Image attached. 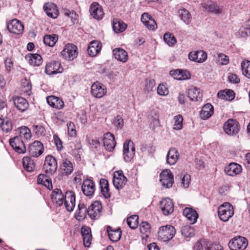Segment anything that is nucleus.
<instances>
[{"label": "nucleus", "instance_id": "obj_1", "mask_svg": "<svg viewBox=\"0 0 250 250\" xmlns=\"http://www.w3.org/2000/svg\"><path fill=\"white\" fill-rule=\"evenodd\" d=\"M234 214L233 206L229 202H225L218 208V215L220 219L227 222Z\"/></svg>", "mask_w": 250, "mask_h": 250}, {"label": "nucleus", "instance_id": "obj_2", "mask_svg": "<svg viewBox=\"0 0 250 250\" xmlns=\"http://www.w3.org/2000/svg\"><path fill=\"white\" fill-rule=\"evenodd\" d=\"M176 230L171 225H166L160 228L158 234L159 239L166 242L171 240L175 235Z\"/></svg>", "mask_w": 250, "mask_h": 250}, {"label": "nucleus", "instance_id": "obj_3", "mask_svg": "<svg viewBox=\"0 0 250 250\" xmlns=\"http://www.w3.org/2000/svg\"><path fill=\"white\" fill-rule=\"evenodd\" d=\"M248 245V240L245 237L240 236L233 238L228 244L230 250H244Z\"/></svg>", "mask_w": 250, "mask_h": 250}, {"label": "nucleus", "instance_id": "obj_4", "mask_svg": "<svg viewBox=\"0 0 250 250\" xmlns=\"http://www.w3.org/2000/svg\"><path fill=\"white\" fill-rule=\"evenodd\" d=\"M124 159L126 162H129L135 154L134 144L131 140H126L124 144Z\"/></svg>", "mask_w": 250, "mask_h": 250}, {"label": "nucleus", "instance_id": "obj_5", "mask_svg": "<svg viewBox=\"0 0 250 250\" xmlns=\"http://www.w3.org/2000/svg\"><path fill=\"white\" fill-rule=\"evenodd\" d=\"M62 56L66 60L72 61L78 55L77 47L72 44H66L61 52Z\"/></svg>", "mask_w": 250, "mask_h": 250}, {"label": "nucleus", "instance_id": "obj_6", "mask_svg": "<svg viewBox=\"0 0 250 250\" xmlns=\"http://www.w3.org/2000/svg\"><path fill=\"white\" fill-rule=\"evenodd\" d=\"M58 165L56 159L51 155H47L45 159L43 169L46 174L52 175L57 170Z\"/></svg>", "mask_w": 250, "mask_h": 250}, {"label": "nucleus", "instance_id": "obj_7", "mask_svg": "<svg viewBox=\"0 0 250 250\" xmlns=\"http://www.w3.org/2000/svg\"><path fill=\"white\" fill-rule=\"evenodd\" d=\"M9 144L12 148L19 154H24L26 149L23 139L19 137L15 136L9 140Z\"/></svg>", "mask_w": 250, "mask_h": 250}, {"label": "nucleus", "instance_id": "obj_8", "mask_svg": "<svg viewBox=\"0 0 250 250\" xmlns=\"http://www.w3.org/2000/svg\"><path fill=\"white\" fill-rule=\"evenodd\" d=\"M102 208L103 207L101 202L95 201L88 208V215L91 219H97L101 215Z\"/></svg>", "mask_w": 250, "mask_h": 250}, {"label": "nucleus", "instance_id": "obj_9", "mask_svg": "<svg viewBox=\"0 0 250 250\" xmlns=\"http://www.w3.org/2000/svg\"><path fill=\"white\" fill-rule=\"evenodd\" d=\"M127 182V179L124 175L122 170H119L114 173L113 184L114 187L118 190L122 189Z\"/></svg>", "mask_w": 250, "mask_h": 250}, {"label": "nucleus", "instance_id": "obj_10", "mask_svg": "<svg viewBox=\"0 0 250 250\" xmlns=\"http://www.w3.org/2000/svg\"><path fill=\"white\" fill-rule=\"evenodd\" d=\"M107 92L106 86L102 83L96 82L91 87L92 95L97 98H101L104 96Z\"/></svg>", "mask_w": 250, "mask_h": 250}, {"label": "nucleus", "instance_id": "obj_11", "mask_svg": "<svg viewBox=\"0 0 250 250\" xmlns=\"http://www.w3.org/2000/svg\"><path fill=\"white\" fill-rule=\"evenodd\" d=\"M90 15L95 19L101 20L104 16L102 6L96 2H92L89 6Z\"/></svg>", "mask_w": 250, "mask_h": 250}, {"label": "nucleus", "instance_id": "obj_12", "mask_svg": "<svg viewBox=\"0 0 250 250\" xmlns=\"http://www.w3.org/2000/svg\"><path fill=\"white\" fill-rule=\"evenodd\" d=\"M63 68L59 61H52L47 63L45 66V72L47 75H54L61 73L63 71Z\"/></svg>", "mask_w": 250, "mask_h": 250}, {"label": "nucleus", "instance_id": "obj_13", "mask_svg": "<svg viewBox=\"0 0 250 250\" xmlns=\"http://www.w3.org/2000/svg\"><path fill=\"white\" fill-rule=\"evenodd\" d=\"M238 124L236 120L229 119L224 124V130L228 135H235L239 131Z\"/></svg>", "mask_w": 250, "mask_h": 250}, {"label": "nucleus", "instance_id": "obj_14", "mask_svg": "<svg viewBox=\"0 0 250 250\" xmlns=\"http://www.w3.org/2000/svg\"><path fill=\"white\" fill-rule=\"evenodd\" d=\"M7 28L10 33L20 34L22 33L24 26L20 21L13 19L7 23Z\"/></svg>", "mask_w": 250, "mask_h": 250}, {"label": "nucleus", "instance_id": "obj_15", "mask_svg": "<svg viewBox=\"0 0 250 250\" xmlns=\"http://www.w3.org/2000/svg\"><path fill=\"white\" fill-rule=\"evenodd\" d=\"M160 182L163 187L169 188L172 186L173 183V176L169 169L163 170L160 175Z\"/></svg>", "mask_w": 250, "mask_h": 250}, {"label": "nucleus", "instance_id": "obj_16", "mask_svg": "<svg viewBox=\"0 0 250 250\" xmlns=\"http://www.w3.org/2000/svg\"><path fill=\"white\" fill-rule=\"evenodd\" d=\"M75 193L72 191H67L63 202L65 208L68 211L71 212L73 210L75 206Z\"/></svg>", "mask_w": 250, "mask_h": 250}, {"label": "nucleus", "instance_id": "obj_17", "mask_svg": "<svg viewBox=\"0 0 250 250\" xmlns=\"http://www.w3.org/2000/svg\"><path fill=\"white\" fill-rule=\"evenodd\" d=\"M160 207L165 215H168L173 212L174 205L172 200L170 198L163 199L160 202Z\"/></svg>", "mask_w": 250, "mask_h": 250}, {"label": "nucleus", "instance_id": "obj_18", "mask_svg": "<svg viewBox=\"0 0 250 250\" xmlns=\"http://www.w3.org/2000/svg\"><path fill=\"white\" fill-rule=\"evenodd\" d=\"M81 188L83 193L86 196L93 195L95 190L94 182L89 179H86L83 181Z\"/></svg>", "mask_w": 250, "mask_h": 250}, {"label": "nucleus", "instance_id": "obj_19", "mask_svg": "<svg viewBox=\"0 0 250 250\" xmlns=\"http://www.w3.org/2000/svg\"><path fill=\"white\" fill-rule=\"evenodd\" d=\"M169 74L174 79L180 81L188 80L191 77L190 72L187 70L184 69H178L170 70Z\"/></svg>", "mask_w": 250, "mask_h": 250}, {"label": "nucleus", "instance_id": "obj_20", "mask_svg": "<svg viewBox=\"0 0 250 250\" xmlns=\"http://www.w3.org/2000/svg\"><path fill=\"white\" fill-rule=\"evenodd\" d=\"M188 59L193 62L202 63L207 60V54L205 51L202 50L190 52L188 54Z\"/></svg>", "mask_w": 250, "mask_h": 250}, {"label": "nucleus", "instance_id": "obj_21", "mask_svg": "<svg viewBox=\"0 0 250 250\" xmlns=\"http://www.w3.org/2000/svg\"><path fill=\"white\" fill-rule=\"evenodd\" d=\"M43 146L42 143L38 141H35L29 146L30 154L34 157H38L43 152Z\"/></svg>", "mask_w": 250, "mask_h": 250}, {"label": "nucleus", "instance_id": "obj_22", "mask_svg": "<svg viewBox=\"0 0 250 250\" xmlns=\"http://www.w3.org/2000/svg\"><path fill=\"white\" fill-rule=\"evenodd\" d=\"M104 145L108 151H112L114 149L116 143L113 134L107 132L104 135L103 138Z\"/></svg>", "mask_w": 250, "mask_h": 250}, {"label": "nucleus", "instance_id": "obj_23", "mask_svg": "<svg viewBox=\"0 0 250 250\" xmlns=\"http://www.w3.org/2000/svg\"><path fill=\"white\" fill-rule=\"evenodd\" d=\"M141 20L148 29L153 31L157 28V25L155 20L148 13H143L142 15Z\"/></svg>", "mask_w": 250, "mask_h": 250}, {"label": "nucleus", "instance_id": "obj_24", "mask_svg": "<svg viewBox=\"0 0 250 250\" xmlns=\"http://www.w3.org/2000/svg\"><path fill=\"white\" fill-rule=\"evenodd\" d=\"M242 168L240 165L236 163H231L225 168V173L231 176H234L240 174Z\"/></svg>", "mask_w": 250, "mask_h": 250}, {"label": "nucleus", "instance_id": "obj_25", "mask_svg": "<svg viewBox=\"0 0 250 250\" xmlns=\"http://www.w3.org/2000/svg\"><path fill=\"white\" fill-rule=\"evenodd\" d=\"M13 100L14 105L20 111L24 112L28 109L29 104L25 98L16 96L13 98Z\"/></svg>", "mask_w": 250, "mask_h": 250}, {"label": "nucleus", "instance_id": "obj_26", "mask_svg": "<svg viewBox=\"0 0 250 250\" xmlns=\"http://www.w3.org/2000/svg\"><path fill=\"white\" fill-rule=\"evenodd\" d=\"M43 9L46 15L53 19L56 18L59 15V10L57 6L53 3H46Z\"/></svg>", "mask_w": 250, "mask_h": 250}, {"label": "nucleus", "instance_id": "obj_27", "mask_svg": "<svg viewBox=\"0 0 250 250\" xmlns=\"http://www.w3.org/2000/svg\"><path fill=\"white\" fill-rule=\"evenodd\" d=\"M46 101L48 104L53 108L61 109L64 106L63 102L58 97L53 95L48 96Z\"/></svg>", "mask_w": 250, "mask_h": 250}, {"label": "nucleus", "instance_id": "obj_28", "mask_svg": "<svg viewBox=\"0 0 250 250\" xmlns=\"http://www.w3.org/2000/svg\"><path fill=\"white\" fill-rule=\"evenodd\" d=\"M214 113V108L212 105L209 103L205 104L200 112V116L203 120H207Z\"/></svg>", "mask_w": 250, "mask_h": 250}, {"label": "nucleus", "instance_id": "obj_29", "mask_svg": "<svg viewBox=\"0 0 250 250\" xmlns=\"http://www.w3.org/2000/svg\"><path fill=\"white\" fill-rule=\"evenodd\" d=\"M188 96L193 101H201L202 99L203 94L200 88L191 86L188 90Z\"/></svg>", "mask_w": 250, "mask_h": 250}, {"label": "nucleus", "instance_id": "obj_30", "mask_svg": "<svg viewBox=\"0 0 250 250\" xmlns=\"http://www.w3.org/2000/svg\"><path fill=\"white\" fill-rule=\"evenodd\" d=\"M51 198L52 202L60 207L64 200L63 195L60 189L55 188L52 192Z\"/></svg>", "mask_w": 250, "mask_h": 250}, {"label": "nucleus", "instance_id": "obj_31", "mask_svg": "<svg viewBox=\"0 0 250 250\" xmlns=\"http://www.w3.org/2000/svg\"><path fill=\"white\" fill-rule=\"evenodd\" d=\"M102 44L98 41L91 42L87 48V53L91 57H94L99 53L101 49Z\"/></svg>", "mask_w": 250, "mask_h": 250}, {"label": "nucleus", "instance_id": "obj_32", "mask_svg": "<svg viewBox=\"0 0 250 250\" xmlns=\"http://www.w3.org/2000/svg\"><path fill=\"white\" fill-rule=\"evenodd\" d=\"M183 215L189 220L190 224L196 222L198 215L196 210L190 208H186L183 211Z\"/></svg>", "mask_w": 250, "mask_h": 250}, {"label": "nucleus", "instance_id": "obj_33", "mask_svg": "<svg viewBox=\"0 0 250 250\" xmlns=\"http://www.w3.org/2000/svg\"><path fill=\"white\" fill-rule=\"evenodd\" d=\"M179 157L178 150L174 147L170 148L167 155V163L169 165H174Z\"/></svg>", "mask_w": 250, "mask_h": 250}, {"label": "nucleus", "instance_id": "obj_34", "mask_svg": "<svg viewBox=\"0 0 250 250\" xmlns=\"http://www.w3.org/2000/svg\"><path fill=\"white\" fill-rule=\"evenodd\" d=\"M106 231L111 241L115 242L120 239L122 234L120 229L114 230L111 227L108 226L106 227Z\"/></svg>", "mask_w": 250, "mask_h": 250}, {"label": "nucleus", "instance_id": "obj_35", "mask_svg": "<svg viewBox=\"0 0 250 250\" xmlns=\"http://www.w3.org/2000/svg\"><path fill=\"white\" fill-rule=\"evenodd\" d=\"M62 174L63 176L70 175L73 171V166L72 162L67 159L64 160L61 166Z\"/></svg>", "mask_w": 250, "mask_h": 250}, {"label": "nucleus", "instance_id": "obj_36", "mask_svg": "<svg viewBox=\"0 0 250 250\" xmlns=\"http://www.w3.org/2000/svg\"><path fill=\"white\" fill-rule=\"evenodd\" d=\"M113 53L115 58L119 61L125 62L128 60L127 52L122 48H116L113 49Z\"/></svg>", "mask_w": 250, "mask_h": 250}, {"label": "nucleus", "instance_id": "obj_37", "mask_svg": "<svg viewBox=\"0 0 250 250\" xmlns=\"http://www.w3.org/2000/svg\"><path fill=\"white\" fill-rule=\"evenodd\" d=\"M218 97L222 100L232 101L235 98V93L231 89H226L220 90L217 93Z\"/></svg>", "mask_w": 250, "mask_h": 250}, {"label": "nucleus", "instance_id": "obj_38", "mask_svg": "<svg viewBox=\"0 0 250 250\" xmlns=\"http://www.w3.org/2000/svg\"><path fill=\"white\" fill-rule=\"evenodd\" d=\"M100 187L101 192L103 196L107 199L110 197V192L109 191V184L108 181L104 178H102L100 180Z\"/></svg>", "mask_w": 250, "mask_h": 250}, {"label": "nucleus", "instance_id": "obj_39", "mask_svg": "<svg viewBox=\"0 0 250 250\" xmlns=\"http://www.w3.org/2000/svg\"><path fill=\"white\" fill-rule=\"evenodd\" d=\"M23 168L28 172H32L35 168V164L33 160L30 157H24L22 159Z\"/></svg>", "mask_w": 250, "mask_h": 250}, {"label": "nucleus", "instance_id": "obj_40", "mask_svg": "<svg viewBox=\"0 0 250 250\" xmlns=\"http://www.w3.org/2000/svg\"><path fill=\"white\" fill-rule=\"evenodd\" d=\"M28 58V62L33 66H40L42 62V59L41 55L38 54H30L26 56Z\"/></svg>", "mask_w": 250, "mask_h": 250}, {"label": "nucleus", "instance_id": "obj_41", "mask_svg": "<svg viewBox=\"0 0 250 250\" xmlns=\"http://www.w3.org/2000/svg\"><path fill=\"white\" fill-rule=\"evenodd\" d=\"M127 27V25L121 20L114 19L113 21L112 28L115 33H120L124 31Z\"/></svg>", "mask_w": 250, "mask_h": 250}, {"label": "nucleus", "instance_id": "obj_42", "mask_svg": "<svg viewBox=\"0 0 250 250\" xmlns=\"http://www.w3.org/2000/svg\"><path fill=\"white\" fill-rule=\"evenodd\" d=\"M202 6L207 11L218 14L220 13V10L218 6L212 1H208L205 3H202Z\"/></svg>", "mask_w": 250, "mask_h": 250}, {"label": "nucleus", "instance_id": "obj_43", "mask_svg": "<svg viewBox=\"0 0 250 250\" xmlns=\"http://www.w3.org/2000/svg\"><path fill=\"white\" fill-rule=\"evenodd\" d=\"M140 231L142 234V238H148L149 234L151 232V227L150 224L146 221L142 222L140 225Z\"/></svg>", "mask_w": 250, "mask_h": 250}, {"label": "nucleus", "instance_id": "obj_44", "mask_svg": "<svg viewBox=\"0 0 250 250\" xmlns=\"http://www.w3.org/2000/svg\"><path fill=\"white\" fill-rule=\"evenodd\" d=\"M181 231L182 235L187 239V241H188V239L194 236L195 234L194 228L188 225L183 226Z\"/></svg>", "mask_w": 250, "mask_h": 250}, {"label": "nucleus", "instance_id": "obj_45", "mask_svg": "<svg viewBox=\"0 0 250 250\" xmlns=\"http://www.w3.org/2000/svg\"><path fill=\"white\" fill-rule=\"evenodd\" d=\"M76 218L78 220L83 219L88 214V208L84 204L80 203L78 205V210L76 211Z\"/></svg>", "mask_w": 250, "mask_h": 250}, {"label": "nucleus", "instance_id": "obj_46", "mask_svg": "<svg viewBox=\"0 0 250 250\" xmlns=\"http://www.w3.org/2000/svg\"><path fill=\"white\" fill-rule=\"evenodd\" d=\"M58 40V36L57 34L46 35L43 37V42L46 45L53 47L55 45Z\"/></svg>", "mask_w": 250, "mask_h": 250}, {"label": "nucleus", "instance_id": "obj_47", "mask_svg": "<svg viewBox=\"0 0 250 250\" xmlns=\"http://www.w3.org/2000/svg\"><path fill=\"white\" fill-rule=\"evenodd\" d=\"M19 135L17 137L25 140L30 139L32 136L30 130L26 126H23L19 128Z\"/></svg>", "mask_w": 250, "mask_h": 250}, {"label": "nucleus", "instance_id": "obj_48", "mask_svg": "<svg viewBox=\"0 0 250 250\" xmlns=\"http://www.w3.org/2000/svg\"><path fill=\"white\" fill-rule=\"evenodd\" d=\"M178 13L181 19L187 24H189L191 19V16L189 12L184 8L179 10Z\"/></svg>", "mask_w": 250, "mask_h": 250}, {"label": "nucleus", "instance_id": "obj_49", "mask_svg": "<svg viewBox=\"0 0 250 250\" xmlns=\"http://www.w3.org/2000/svg\"><path fill=\"white\" fill-rule=\"evenodd\" d=\"M241 67L243 74L250 79V61L244 60L241 63Z\"/></svg>", "mask_w": 250, "mask_h": 250}, {"label": "nucleus", "instance_id": "obj_50", "mask_svg": "<svg viewBox=\"0 0 250 250\" xmlns=\"http://www.w3.org/2000/svg\"><path fill=\"white\" fill-rule=\"evenodd\" d=\"M0 127L3 132L8 133L11 131L13 128V125L11 120L7 117L4 118Z\"/></svg>", "mask_w": 250, "mask_h": 250}, {"label": "nucleus", "instance_id": "obj_51", "mask_svg": "<svg viewBox=\"0 0 250 250\" xmlns=\"http://www.w3.org/2000/svg\"><path fill=\"white\" fill-rule=\"evenodd\" d=\"M216 62L219 65H227L229 62V57L223 53H218L216 57Z\"/></svg>", "mask_w": 250, "mask_h": 250}, {"label": "nucleus", "instance_id": "obj_52", "mask_svg": "<svg viewBox=\"0 0 250 250\" xmlns=\"http://www.w3.org/2000/svg\"><path fill=\"white\" fill-rule=\"evenodd\" d=\"M165 42L169 46H173L176 43L177 41L173 35L170 33H166L164 35Z\"/></svg>", "mask_w": 250, "mask_h": 250}, {"label": "nucleus", "instance_id": "obj_53", "mask_svg": "<svg viewBox=\"0 0 250 250\" xmlns=\"http://www.w3.org/2000/svg\"><path fill=\"white\" fill-rule=\"evenodd\" d=\"M138 216L134 215L130 216L127 219V224L131 229H135L138 225Z\"/></svg>", "mask_w": 250, "mask_h": 250}, {"label": "nucleus", "instance_id": "obj_54", "mask_svg": "<svg viewBox=\"0 0 250 250\" xmlns=\"http://www.w3.org/2000/svg\"><path fill=\"white\" fill-rule=\"evenodd\" d=\"M174 124L173 129L176 130H181L183 127V118L182 115H178L174 117Z\"/></svg>", "mask_w": 250, "mask_h": 250}, {"label": "nucleus", "instance_id": "obj_55", "mask_svg": "<svg viewBox=\"0 0 250 250\" xmlns=\"http://www.w3.org/2000/svg\"><path fill=\"white\" fill-rule=\"evenodd\" d=\"M210 245H208L204 241H198L193 247V250H208Z\"/></svg>", "mask_w": 250, "mask_h": 250}, {"label": "nucleus", "instance_id": "obj_56", "mask_svg": "<svg viewBox=\"0 0 250 250\" xmlns=\"http://www.w3.org/2000/svg\"><path fill=\"white\" fill-rule=\"evenodd\" d=\"M155 85V82L154 80L146 79L144 90L145 92L148 93L153 90Z\"/></svg>", "mask_w": 250, "mask_h": 250}, {"label": "nucleus", "instance_id": "obj_57", "mask_svg": "<svg viewBox=\"0 0 250 250\" xmlns=\"http://www.w3.org/2000/svg\"><path fill=\"white\" fill-rule=\"evenodd\" d=\"M22 91L29 95L31 93L32 84L31 83L26 80L22 83Z\"/></svg>", "mask_w": 250, "mask_h": 250}, {"label": "nucleus", "instance_id": "obj_58", "mask_svg": "<svg viewBox=\"0 0 250 250\" xmlns=\"http://www.w3.org/2000/svg\"><path fill=\"white\" fill-rule=\"evenodd\" d=\"M236 35L242 38H246L250 36V29L247 28L242 27L236 32Z\"/></svg>", "mask_w": 250, "mask_h": 250}, {"label": "nucleus", "instance_id": "obj_59", "mask_svg": "<svg viewBox=\"0 0 250 250\" xmlns=\"http://www.w3.org/2000/svg\"><path fill=\"white\" fill-rule=\"evenodd\" d=\"M114 125L118 129H122L124 125V120L120 115H117L115 117Z\"/></svg>", "mask_w": 250, "mask_h": 250}, {"label": "nucleus", "instance_id": "obj_60", "mask_svg": "<svg viewBox=\"0 0 250 250\" xmlns=\"http://www.w3.org/2000/svg\"><path fill=\"white\" fill-rule=\"evenodd\" d=\"M157 93L161 96H166L168 93V90L166 85L160 84L157 88Z\"/></svg>", "mask_w": 250, "mask_h": 250}, {"label": "nucleus", "instance_id": "obj_61", "mask_svg": "<svg viewBox=\"0 0 250 250\" xmlns=\"http://www.w3.org/2000/svg\"><path fill=\"white\" fill-rule=\"evenodd\" d=\"M68 133L71 137H73L76 135V131L75 128V125L72 122H69L67 124Z\"/></svg>", "mask_w": 250, "mask_h": 250}, {"label": "nucleus", "instance_id": "obj_62", "mask_svg": "<svg viewBox=\"0 0 250 250\" xmlns=\"http://www.w3.org/2000/svg\"><path fill=\"white\" fill-rule=\"evenodd\" d=\"M87 142L92 148L97 149L100 146V141L97 139L89 138Z\"/></svg>", "mask_w": 250, "mask_h": 250}, {"label": "nucleus", "instance_id": "obj_63", "mask_svg": "<svg viewBox=\"0 0 250 250\" xmlns=\"http://www.w3.org/2000/svg\"><path fill=\"white\" fill-rule=\"evenodd\" d=\"M190 182V175L188 174H184L182 179V184L183 186L187 188L188 187Z\"/></svg>", "mask_w": 250, "mask_h": 250}, {"label": "nucleus", "instance_id": "obj_64", "mask_svg": "<svg viewBox=\"0 0 250 250\" xmlns=\"http://www.w3.org/2000/svg\"><path fill=\"white\" fill-rule=\"evenodd\" d=\"M4 64L6 69L10 72L13 68V62L12 59L10 58H6L4 61Z\"/></svg>", "mask_w": 250, "mask_h": 250}]
</instances>
